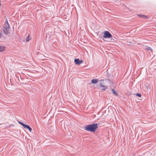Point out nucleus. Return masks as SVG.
I'll use <instances>...</instances> for the list:
<instances>
[{"label": "nucleus", "mask_w": 156, "mask_h": 156, "mask_svg": "<svg viewBox=\"0 0 156 156\" xmlns=\"http://www.w3.org/2000/svg\"><path fill=\"white\" fill-rule=\"evenodd\" d=\"M146 49H147V50H150L151 52L152 51V48L150 47H148L147 48H146Z\"/></svg>", "instance_id": "f8f14e48"}, {"label": "nucleus", "mask_w": 156, "mask_h": 156, "mask_svg": "<svg viewBox=\"0 0 156 156\" xmlns=\"http://www.w3.org/2000/svg\"><path fill=\"white\" fill-rule=\"evenodd\" d=\"M103 37L104 38H110L112 37V35L108 31H105L104 33Z\"/></svg>", "instance_id": "f03ea898"}, {"label": "nucleus", "mask_w": 156, "mask_h": 156, "mask_svg": "<svg viewBox=\"0 0 156 156\" xmlns=\"http://www.w3.org/2000/svg\"><path fill=\"white\" fill-rule=\"evenodd\" d=\"M136 95L139 97H141V95L139 93H137L136 94Z\"/></svg>", "instance_id": "4468645a"}, {"label": "nucleus", "mask_w": 156, "mask_h": 156, "mask_svg": "<svg viewBox=\"0 0 156 156\" xmlns=\"http://www.w3.org/2000/svg\"><path fill=\"white\" fill-rule=\"evenodd\" d=\"M2 35V34L1 33H0V38L1 37Z\"/></svg>", "instance_id": "dca6fc26"}, {"label": "nucleus", "mask_w": 156, "mask_h": 156, "mask_svg": "<svg viewBox=\"0 0 156 156\" xmlns=\"http://www.w3.org/2000/svg\"><path fill=\"white\" fill-rule=\"evenodd\" d=\"M98 124L97 123H93L92 124L88 125L84 127V129L87 131L95 132L98 128Z\"/></svg>", "instance_id": "f257e3e1"}, {"label": "nucleus", "mask_w": 156, "mask_h": 156, "mask_svg": "<svg viewBox=\"0 0 156 156\" xmlns=\"http://www.w3.org/2000/svg\"><path fill=\"white\" fill-rule=\"evenodd\" d=\"M104 80H101L99 81H100V85L102 87H106L105 86V84L104 82Z\"/></svg>", "instance_id": "423d86ee"}, {"label": "nucleus", "mask_w": 156, "mask_h": 156, "mask_svg": "<svg viewBox=\"0 0 156 156\" xmlns=\"http://www.w3.org/2000/svg\"><path fill=\"white\" fill-rule=\"evenodd\" d=\"M139 156H140V155H139Z\"/></svg>", "instance_id": "f3484780"}, {"label": "nucleus", "mask_w": 156, "mask_h": 156, "mask_svg": "<svg viewBox=\"0 0 156 156\" xmlns=\"http://www.w3.org/2000/svg\"><path fill=\"white\" fill-rule=\"evenodd\" d=\"M4 49L3 47L0 46V52L3 51Z\"/></svg>", "instance_id": "9b49d317"}, {"label": "nucleus", "mask_w": 156, "mask_h": 156, "mask_svg": "<svg viewBox=\"0 0 156 156\" xmlns=\"http://www.w3.org/2000/svg\"><path fill=\"white\" fill-rule=\"evenodd\" d=\"M111 91L112 92V93L113 94H114V95H115L116 96H117V95H118L117 93L114 89H112Z\"/></svg>", "instance_id": "1a4fd4ad"}, {"label": "nucleus", "mask_w": 156, "mask_h": 156, "mask_svg": "<svg viewBox=\"0 0 156 156\" xmlns=\"http://www.w3.org/2000/svg\"><path fill=\"white\" fill-rule=\"evenodd\" d=\"M6 21L5 23L3 28L5 30H9L10 25H9L7 19H6Z\"/></svg>", "instance_id": "20e7f679"}, {"label": "nucleus", "mask_w": 156, "mask_h": 156, "mask_svg": "<svg viewBox=\"0 0 156 156\" xmlns=\"http://www.w3.org/2000/svg\"><path fill=\"white\" fill-rule=\"evenodd\" d=\"M105 90H106V88H102L101 89V90H103V91Z\"/></svg>", "instance_id": "2eb2a0df"}, {"label": "nucleus", "mask_w": 156, "mask_h": 156, "mask_svg": "<svg viewBox=\"0 0 156 156\" xmlns=\"http://www.w3.org/2000/svg\"><path fill=\"white\" fill-rule=\"evenodd\" d=\"M30 39V37L29 35H28L27 37L26 38V41L28 42L29 41Z\"/></svg>", "instance_id": "9d476101"}, {"label": "nucleus", "mask_w": 156, "mask_h": 156, "mask_svg": "<svg viewBox=\"0 0 156 156\" xmlns=\"http://www.w3.org/2000/svg\"><path fill=\"white\" fill-rule=\"evenodd\" d=\"M18 122L20 124L22 125L23 128L27 129H28L29 130L30 132L31 131L32 129L29 126H27L24 124L23 122L20 121H18Z\"/></svg>", "instance_id": "7ed1b4c3"}, {"label": "nucleus", "mask_w": 156, "mask_h": 156, "mask_svg": "<svg viewBox=\"0 0 156 156\" xmlns=\"http://www.w3.org/2000/svg\"><path fill=\"white\" fill-rule=\"evenodd\" d=\"M99 81L98 79H93L91 80V82L93 83H96Z\"/></svg>", "instance_id": "0eeeda50"}, {"label": "nucleus", "mask_w": 156, "mask_h": 156, "mask_svg": "<svg viewBox=\"0 0 156 156\" xmlns=\"http://www.w3.org/2000/svg\"><path fill=\"white\" fill-rule=\"evenodd\" d=\"M75 62L76 64H80L83 62V61L82 60H79V59H74Z\"/></svg>", "instance_id": "39448f33"}, {"label": "nucleus", "mask_w": 156, "mask_h": 156, "mask_svg": "<svg viewBox=\"0 0 156 156\" xmlns=\"http://www.w3.org/2000/svg\"><path fill=\"white\" fill-rule=\"evenodd\" d=\"M4 30V33L6 34H8V30Z\"/></svg>", "instance_id": "ddd939ff"}, {"label": "nucleus", "mask_w": 156, "mask_h": 156, "mask_svg": "<svg viewBox=\"0 0 156 156\" xmlns=\"http://www.w3.org/2000/svg\"><path fill=\"white\" fill-rule=\"evenodd\" d=\"M138 16L142 18H144L145 19H146L147 17L146 16L143 15H137Z\"/></svg>", "instance_id": "6e6552de"}]
</instances>
